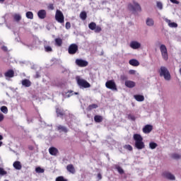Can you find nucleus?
I'll list each match as a JSON object with an SVG mask.
<instances>
[{
	"label": "nucleus",
	"mask_w": 181,
	"mask_h": 181,
	"mask_svg": "<svg viewBox=\"0 0 181 181\" xmlns=\"http://www.w3.org/2000/svg\"><path fill=\"white\" fill-rule=\"evenodd\" d=\"M133 139L135 141L134 146L136 149L141 150L145 148V143H144V138L139 134H134Z\"/></svg>",
	"instance_id": "nucleus-1"
},
{
	"label": "nucleus",
	"mask_w": 181,
	"mask_h": 181,
	"mask_svg": "<svg viewBox=\"0 0 181 181\" xmlns=\"http://www.w3.org/2000/svg\"><path fill=\"white\" fill-rule=\"evenodd\" d=\"M158 73L160 76V77H164V79L167 81H170L171 76H170V72H169V70H168V68L165 66H160V70L158 71Z\"/></svg>",
	"instance_id": "nucleus-2"
},
{
	"label": "nucleus",
	"mask_w": 181,
	"mask_h": 181,
	"mask_svg": "<svg viewBox=\"0 0 181 181\" xmlns=\"http://www.w3.org/2000/svg\"><path fill=\"white\" fill-rule=\"evenodd\" d=\"M76 80L77 81L78 86L79 87H83V88H90L91 87V85L90 83H88L87 81L80 78V76H76Z\"/></svg>",
	"instance_id": "nucleus-3"
},
{
	"label": "nucleus",
	"mask_w": 181,
	"mask_h": 181,
	"mask_svg": "<svg viewBox=\"0 0 181 181\" xmlns=\"http://www.w3.org/2000/svg\"><path fill=\"white\" fill-rule=\"evenodd\" d=\"M134 4H128V9L132 11V12H141L142 11V8H141V5L137 2L134 1Z\"/></svg>",
	"instance_id": "nucleus-4"
},
{
	"label": "nucleus",
	"mask_w": 181,
	"mask_h": 181,
	"mask_svg": "<svg viewBox=\"0 0 181 181\" xmlns=\"http://www.w3.org/2000/svg\"><path fill=\"white\" fill-rule=\"evenodd\" d=\"M160 51L163 60L168 62V60L169 59V56L168 55V48H166V45H161L160 46Z\"/></svg>",
	"instance_id": "nucleus-5"
},
{
	"label": "nucleus",
	"mask_w": 181,
	"mask_h": 181,
	"mask_svg": "<svg viewBox=\"0 0 181 181\" xmlns=\"http://www.w3.org/2000/svg\"><path fill=\"white\" fill-rule=\"evenodd\" d=\"M55 21H57L58 23H64V15H63L62 11L57 10L55 13Z\"/></svg>",
	"instance_id": "nucleus-6"
},
{
	"label": "nucleus",
	"mask_w": 181,
	"mask_h": 181,
	"mask_svg": "<svg viewBox=\"0 0 181 181\" xmlns=\"http://www.w3.org/2000/svg\"><path fill=\"white\" fill-rule=\"evenodd\" d=\"M105 87L109 88V90H112L113 91H117L118 90L117 88V84L114 80L107 81L105 83Z\"/></svg>",
	"instance_id": "nucleus-7"
},
{
	"label": "nucleus",
	"mask_w": 181,
	"mask_h": 181,
	"mask_svg": "<svg viewBox=\"0 0 181 181\" xmlns=\"http://www.w3.org/2000/svg\"><path fill=\"white\" fill-rule=\"evenodd\" d=\"M78 51V46L76 44H71L68 48V52L69 54H76Z\"/></svg>",
	"instance_id": "nucleus-8"
},
{
	"label": "nucleus",
	"mask_w": 181,
	"mask_h": 181,
	"mask_svg": "<svg viewBox=\"0 0 181 181\" xmlns=\"http://www.w3.org/2000/svg\"><path fill=\"white\" fill-rule=\"evenodd\" d=\"M76 66H78V67H87V66H88V62L83 59H76Z\"/></svg>",
	"instance_id": "nucleus-9"
},
{
	"label": "nucleus",
	"mask_w": 181,
	"mask_h": 181,
	"mask_svg": "<svg viewBox=\"0 0 181 181\" xmlns=\"http://www.w3.org/2000/svg\"><path fill=\"white\" fill-rule=\"evenodd\" d=\"M163 177H165V179H168V180H176V177L171 173H169L168 171H165L163 173Z\"/></svg>",
	"instance_id": "nucleus-10"
},
{
	"label": "nucleus",
	"mask_w": 181,
	"mask_h": 181,
	"mask_svg": "<svg viewBox=\"0 0 181 181\" xmlns=\"http://www.w3.org/2000/svg\"><path fill=\"white\" fill-rule=\"evenodd\" d=\"M152 129H153V126L151 124H146L143 128V132L144 134H150V132H152Z\"/></svg>",
	"instance_id": "nucleus-11"
},
{
	"label": "nucleus",
	"mask_w": 181,
	"mask_h": 181,
	"mask_svg": "<svg viewBox=\"0 0 181 181\" xmlns=\"http://www.w3.org/2000/svg\"><path fill=\"white\" fill-rule=\"evenodd\" d=\"M47 15L46 10H40L37 12V16L40 19H45Z\"/></svg>",
	"instance_id": "nucleus-12"
},
{
	"label": "nucleus",
	"mask_w": 181,
	"mask_h": 181,
	"mask_svg": "<svg viewBox=\"0 0 181 181\" xmlns=\"http://www.w3.org/2000/svg\"><path fill=\"white\" fill-rule=\"evenodd\" d=\"M124 84L128 88H134L136 86V83L132 81H126Z\"/></svg>",
	"instance_id": "nucleus-13"
},
{
	"label": "nucleus",
	"mask_w": 181,
	"mask_h": 181,
	"mask_svg": "<svg viewBox=\"0 0 181 181\" xmlns=\"http://www.w3.org/2000/svg\"><path fill=\"white\" fill-rule=\"evenodd\" d=\"M49 153L52 156H56L59 153V150L56 147H51L49 148Z\"/></svg>",
	"instance_id": "nucleus-14"
},
{
	"label": "nucleus",
	"mask_w": 181,
	"mask_h": 181,
	"mask_svg": "<svg viewBox=\"0 0 181 181\" xmlns=\"http://www.w3.org/2000/svg\"><path fill=\"white\" fill-rule=\"evenodd\" d=\"M130 47H132V49H139V47H141V43L136 42V41H132L130 43Z\"/></svg>",
	"instance_id": "nucleus-15"
},
{
	"label": "nucleus",
	"mask_w": 181,
	"mask_h": 181,
	"mask_svg": "<svg viewBox=\"0 0 181 181\" xmlns=\"http://www.w3.org/2000/svg\"><path fill=\"white\" fill-rule=\"evenodd\" d=\"M4 76L5 77H8V78H12V77L15 76V71L12 69H9L4 74Z\"/></svg>",
	"instance_id": "nucleus-16"
},
{
	"label": "nucleus",
	"mask_w": 181,
	"mask_h": 181,
	"mask_svg": "<svg viewBox=\"0 0 181 181\" xmlns=\"http://www.w3.org/2000/svg\"><path fill=\"white\" fill-rule=\"evenodd\" d=\"M56 113L57 117H63L65 115L64 110L60 107L56 108Z\"/></svg>",
	"instance_id": "nucleus-17"
},
{
	"label": "nucleus",
	"mask_w": 181,
	"mask_h": 181,
	"mask_svg": "<svg viewBox=\"0 0 181 181\" xmlns=\"http://www.w3.org/2000/svg\"><path fill=\"white\" fill-rule=\"evenodd\" d=\"M129 64H130V66H134V67H138V66H139V62L136 59H132L129 61Z\"/></svg>",
	"instance_id": "nucleus-18"
},
{
	"label": "nucleus",
	"mask_w": 181,
	"mask_h": 181,
	"mask_svg": "<svg viewBox=\"0 0 181 181\" xmlns=\"http://www.w3.org/2000/svg\"><path fill=\"white\" fill-rule=\"evenodd\" d=\"M165 21L170 28H177V23H172V21L168 18H165Z\"/></svg>",
	"instance_id": "nucleus-19"
},
{
	"label": "nucleus",
	"mask_w": 181,
	"mask_h": 181,
	"mask_svg": "<svg viewBox=\"0 0 181 181\" xmlns=\"http://www.w3.org/2000/svg\"><path fill=\"white\" fill-rule=\"evenodd\" d=\"M21 84L24 87H30V86H32V82H30L29 79H24L21 81Z\"/></svg>",
	"instance_id": "nucleus-20"
},
{
	"label": "nucleus",
	"mask_w": 181,
	"mask_h": 181,
	"mask_svg": "<svg viewBox=\"0 0 181 181\" xmlns=\"http://www.w3.org/2000/svg\"><path fill=\"white\" fill-rule=\"evenodd\" d=\"M13 166L17 170H21V169H22V165L21 164V161H15L13 164Z\"/></svg>",
	"instance_id": "nucleus-21"
},
{
	"label": "nucleus",
	"mask_w": 181,
	"mask_h": 181,
	"mask_svg": "<svg viewBox=\"0 0 181 181\" xmlns=\"http://www.w3.org/2000/svg\"><path fill=\"white\" fill-rule=\"evenodd\" d=\"M134 98H135L136 101L142 102L145 100V97L142 95H134Z\"/></svg>",
	"instance_id": "nucleus-22"
},
{
	"label": "nucleus",
	"mask_w": 181,
	"mask_h": 181,
	"mask_svg": "<svg viewBox=\"0 0 181 181\" xmlns=\"http://www.w3.org/2000/svg\"><path fill=\"white\" fill-rule=\"evenodd\" d=\"M54 42L56 46H58V47H62V45H63V40L62 38H55Z\"/></svg>",
	"instance_id": "nucleus-23"
},
{
	"label": "nucleus",
	"mask_w": 181,
	"mask_h": 181,
	"mask_svg": "<svg viewBox=\"0 0 181 181\" xmlns=\"http://www.w3.org/2000/svg\"><path fill=\"white\" fill-rule=\"evenodd\" d=\"M66 170H68V172H70V173H76V169H74V165H73L72 164H69L66 166Z\"/></svg>",
	"instance_id": "nucleus-24"
},
{
	"label": "nucleus",
	"mask_w": 181,
	"mask_h": 181,
	"mask_svg": "<svg viewBox=\"0 0 181 181\" xmlns=\"http://www.w3.org/2000/svg\"><path fill=\"white\" fill-rule=\"evenodd\" d=\"M57 129L58 131H59V132H64L65 134H67V132H69L66 127L62 125L58 126Z\"/></svg>",
	"instance_id": "nucleus-25"
},
{
	"label": "nucleus",
	"mask_w": 181,
	"mask_h": 181,
	"mask_svg": "<svg viewBox=\"0 0 181 181\" xmlns=\"http://www.w3.org/2000/svg\"><path fill=\"white\" fill-rule=\"evenodd\" d=\"M95 108H98V105L97 104H92L88 106L87 111H91L92 110H95Z\"/></svg>",
	"instance_id": "nucleus-26"
},
{
	"label": "nucleus",
	"mask_w": 181,
	"mask_h": 181,
	"mask_svg": "<svg viewBox=\"0 0 181 181\" xmlns=\"http://www.w3.org/2000/svg\"><path fill=\"white\" fill-rule=\"evenodd\" d=\"M94 120L95 122L100 123V122H103V116L101 115H95L94 117Z\"/></svg>",
	"instance_id": "nucleus-27"
},
{
	"label": "nucleus",
	"mask_w": 181,
	"mask_h": 181,
	"mask_svg": "<svg viewBox=\"0 0 181 181\" xmlns=\"http://www.w3.org/2000/svg\"><path fill=\"white\" fill-rule=\"evenodd\" d=\"M146 23L147 26H153V23H154L153 19L148 18L146 19Z\"/></svg>",
	"instance_id": "nucleus-28"
},
{
	"label": "nucleus",
	"mask_w": 181,
	"mask_h": 181,
	"mask_svg": "<svg viewBox=\"0 0 181 181\" xmlns=\"http://www.w3.org/2000/svg\"><path fill=\"white\" fill-rule=\"evenodd\" d=\"M97 27V24L94 22H92L88 24V28L90 30H95V28Z\"/></svg>",
	"instance_id": "nucleus-29"
},
{
	"label": "nucleus",
	"mask_w": 181,
	"mask_h": 181,
	"mask_svg": "<svg viewBox=\"0 0 181 181\" xmlns=\"http://www.w3.org/2000/svg\"><path fill=\"white\" fill-rule=\"evenodd\" d=\"M80 18L82 21H86V19H87V13H86V11H82L80 13Z\"/></svg>",
	"instance_id": "nucleus-30"
},
{
	"label": "nucleus",
	"mask_w": 181,
	"mask_h": 181,
	"mask_svg": "<svg viewBox=\"0 0 181 181\" xmlns=\"http://www.w3.org/2000/svg\"><path fill=\"white\" fill-rule=\"evenodd\" d=\"M26 18L28 19H33V13L32 11H28L26 13Z\"/></svg>",
	"instance_id": "nucleus-31"
},
{
	"label": "nucleus",
	"mask_w": 181,
	"mask_h": 181,
	"mask_svg": "<svg viewBox=\"0 0 181 181\" xmlns=\"http://www.w3.org/2000/svg\"><path fill=\"white\" fill-rule=\"evenodd\" d=\"M35 172L37 173H45V170L40 167H37L35 168Z\"/></svg>",
	"instance_id": "nucleus-32"
},
{
	"label": "nucleus",
	"mask_w": 181,
	"mask_h": 181,
	"mask_svg": "<svg viewBox=\"0 0 181 181\" xmlns=\"http://www.w3.org/2000/svg\"><path fill=\"white\" fill-rule=\"evenodd\" d=\"M13 18H14V20L16 21V22H19V21H21V19H22V17L19 14H15Z\"/></svg>",
	"instance_id": "nucleus-33"
},
{
	"label": "nucleus",
	"mask_w": 181,
	"mask_h": 181,
	"mask_svg": "<svg viewBox=\"0 0 181 181\" xmlns=\"http://www.w3.org/2000/svg\"><path fill=\"white\" fill-rule=\"evenodd\" d=\"M0 110L4 114H8V107L6 106H2Z\"/></svg>",
	"instance_id": "nucleus-34"
},
{
	"label": "nucleus",
	"mask_w": 181,
	"mask_h": 181,
	"mask_svg": "<svg viewBox=\"0 0 181 181\" xmlns=\"http://www.w3.org/2000/svg\"><path fill=\"white\" fill-rule=\"evenodd\" d=\"M149 146L151 149H156V148L158 146V144L155 142H151L149 144Z\"/></svg>",
	"instance_id": "nucleus-35"
},
{
	"label": "nucleus",
	"mask_w": 181,
	"mask_h": 181,
	"mask_svg": "<svg viewBox=\"0 0 181 181\" xmlns=\"http://www.w3.org/2000/svg\"><path fill=\"white\" fill-rule=\"evenodd\" d=\"M45 51L47 52V53L50 52H53V49H52V47L50 46H45Z\"/></svg>",
	"instance_id": "nucleus-36"
},
{
	"label": "nucleus",
	"mask_w": 181,
	"mask_h": 181,
	"mask_svg": "<svg viewBox=\"0 0 181 181\" xmlns=\"http://www.w3.org/2000/svg\"><path fill=\"white\" fill-rule=\"evenodd\" d=\"M95 33H100L103 29L100 25H96L95 29L94 30Z\"/></svg>",
	"instance_id": "nucleus-37"
},
{
	"label": "nucleus",
	"mask_w": 181,
	"mask_h": 181,
	"mask_svg": "<svg viewBox=\"0 0 181 181\" xmlns=\"http://www.w3.org/2000/svg\"><path fill=\"white\" fill-rule=\"evenodd\" d=\"M7 172L4 170V168H0V176H4V175H7Z\"/></svg>",
	"instance_id": "nucleus-38"
},
{
	"label": "nucleus",
	"mask_w": 181,
	"mask_h": 181,
	"mask_svg": "<svg viewBox=\"0 0 181 181\" xmlns=\"http://www.w3.org/2000/svg\"><path fill=\"white\" fill-rule=\"evenodd\" d=\"M55 181H67V179H65L63 176H59L56 178Z\"/></svg>",
	"instance_id": "nucleus-39"
},
{
	"label": "nucleus",
	"mask_w": 181,
	"mask_h": 181,
	"mask_svg": "<svg viewBox=\"0 0 181 181\" xmlns=\"http://www.w3.org/2000/svg\"><path fill=\"white\" fill-rule=\"evenodd\" d=\"M172 158L173 159H180L181 156L180 154H177V153H173L172 155Z\"/></svg>",
	"instance_id": "nucleus-40"
},
{
	"label": "nucleus",
	"mask_w": 181,
	"mask_h": 181,
	"mask_svg": "<svg viewBox=\"0 0 181 181\" xmlns=\"http://www.w3.org/2000/svg\"><path fill=\"white\" fill-rule=\"evenodd\" d=\"M124 149H127V151H132L133 150V148H132V146L129 145V144H127V145H125L124 146Z\"/></svg>",
	"instance_id": "nucleus-41"
},
{
	"label": "nucleus",
	"mask_w": 181,
	"mask_h": 181,
	"mask_svg": "<svg viewBox=\"0 0 181 181\" xmlns=\"http://www.w3.org/2000/svg\"><path fill=\"white\" fill-rule=\"evenodd\" d=\"M117 170L120 175H124V170L121 167H117Z\"/></svg>",
	"instance_id": "nucleus-42"
},
{
	"label": "nucleus",
	"mask_w": 181,
	"mask_h": 181,
	"mask_svg": "<svg viewBox=\"0 0 181 181\" xmlns=\"http://www.w3.org/2000/svg\"><path fill=\"white\" fill-rule=\"evenodd\" d=\"M157 7L160 9H163V4H162V2H160V1L157 2Z\"/></svg>",
	"instance_id": "nucleus-43"
},
{
	"label": "nucleus",
	"mask_w": 181,
	"mask_h": 181,
	"mask_svg": "<svg viewBox=\"0 0 181 181\" xmlns=\"http://www.w3.org/2000/svg\"><path fill=\"white\" fill-rule=\"evenodd\" d=\"M65 28L67 30H69V29H70V28H71V24L70 23V22H66V23Z\"/></svg>",
	"instance_id": "nucleus-44"
},
{
	"label": "nucleus",
	"mask_w": 181,
	"mask_h": 181,
	"mask_svg": "<svg viewBox=\"0 0 181 181\" xmlns=\"http://www.w3.org/2000/svg\"><path fill=\"white\" fill-rule=\"evenodd\" d=\"M120 78L122 81H125V80H128V76L125 75H122L120 76Z\"/></svg>",
	"instance_id": "nucleus-45"
},
{
	"label": "nucleus",
	"mask_w": 181,
	"mask_h": 181,
	"mask_svg": "<svg viewBox=\"0 0 181 181\" xmlns=\"http://www.w3.org/2000/svg\"><path fill=\"white\" fill-rule=\"evenodd\" d=\"M5 118V116L4 115V114L0 112V122H2V121H4Z\"/></svg>",
	"instance_id": "nucleus-46"
},
{
	"label": "nucleus",
	"mask_w": 181,
	"mask_h": 181,
	"mask_svg": "<svg viewBox=\"0 0 181 181\" xmlns=\"http://www.w3.org/2000/svg\"><path fill=\"white\" fill-rule=\"evenodd\" d=\"M172 4H175L176 5H179V1L177 0H170Z\"/></svg>",
	"instance_id": "nucleus-47"
},
{
	"label": "nucleus",
	"mask_w": 181,
	"mask_h": 181,
	"mask_svg": "<svg viewBox=\"0 0 181 181\" xmlns=\"http://www.w3.org/2000/svg\"><path fill=\"white\" fill-rule=\"evenodd\" d=\"M1 50L4 52H8V47L6 46L1 47Z\"/></svg>",
	"instance_id": "nucleus-48"
},
{
	"label": "nucleus",
	"mask_w": 181,
	"mask_h": 181,
	"mask_svg": "<svg viewBox=\"0 0 181 181\" xmlns=\"http://www.w3.org/2000/svg\"><path fill=\"white\" fill-rule=\"evenodd\" d=\"M136 71L134 69H131L129 71V74H135Z\"/></svg>",
	"instance_id": "nucleus-49"
},
{
	"label": "nucleus",
	"mask_w": 181,
	"mask_h": 181,
	"mask_svg": "<svg viewBox=\"0 0 181 181\" xmlns=\"http://www.w3.org/2000/svg\"><path fill=\"white\" fill-rule=\"evenodd\" d=\"M129 118L132 121H135V116L134 115H129Z\"/></svg>",
	"instance_id": "nucleus-50"
},
{
	"label": "nucleus",
	"mask_w": 181,
	"mask_h": 181,
	"mask_svg": "<svg viewBox=\"0 0 181 181\" xmlns=\"http://www.w3.org/2000/svg\"><path fill=\"white\" fill-rule=\"evenodd\" d=\"M98 179L99 180H101V179H103V175H101V173H98Z\"/></svg>",
	"instance_id": "nucleus-51"
},
{
	"label": "nucleus",
	"mask_w": 181,
	"mask_h": 181,
	"mask_svg": "<svg viewBox=\"0 0 181 181\" xmlns=\"http://www.w3.org/2000/svg\"><path fill=\"white\" fill-rule=\"evenodd\" d=\"M48 8H49V9H51V10L54 9V6H53V4H49V5L48 6Z\"/></svg>",
	"instance_id": "nucleus-52"
},
{
	"label": "nucleus",
	"mask_w": 181,
	"mask_h": 181,
	"mask_svg": "<svg viewBox=\"0 0 181 181\" xmlns=\"http://www.w3.org/2000/svg\"><path fill=\"white\" fill-rule=\"evenodd\" d=\"M68 93H69L68 97H71V95H73V90H69Z\"/></svg>",
	"instance_id": "nucleus-53"
},
{
	"label": "nucleus",
	"mask_w": 181,
	"mask_h": 181,
	"mask_svg": "<svg viewBox=\"0 0 181 181\" xmlns=\"http://www.w3.org/2000/svg\"><path fill=\"white\" fill-rule=\"evenodd\" d=\"M2 139H4V137L2 136V135H0V141H2Z\"/></svg>",
	"instance_id": "nucleus-54"
},
{
	"label": "nucleus",
	"mask_w": 181,
	"mask_h": 181,
	"mask_svg": "<svg viewBox=\"0 0 181 181\" xmlns=\"http://www.w3.org/2000/svg\"><path fill=\"white\" fill-rule=\"evenodd\" d=\"M74 94H75V95H78V93H77V92H75Z\"/></svg>",
	"instance_id": "nucleus-55"
},
{
	"label": "nucleus",
	"mask_w": 181,
	"mask_h": 181,
	"mask_svg": "<svg viewBox=\"0 0 181 181\" xmlns=\"http://www.w3.org/2000/svg\"><path fill=\"white\" fill-rule=\"evenodd\" d=\"M0 2H5V0H0Z\"/></svg>",
	"instance_id": "nucleus-56"
},
{
	"label": "nucleus",
	"mask_w": 181,
	"mask_h": 181,
	"mask_svg": "<svg viewBox=\"0 0 181 181\" xmlns=\"http://www.w3.org/2000/svg\"><path fill=\"white\" fill-rule=\"evenodd\" d=\"M0 146H2V141H0Z\"/></svg>",
	"instance_id": "nucleus-57"
},
{
	"label": "nucleus",
	"mask_w": 181,
	"mask_h": 181,
	"mask_svg": "<svg viewBox=\"0 0 181 181\" xmlns=\"http://www.w3.org/2000/svg\"><path fill=\"white\" fill-rule=\"evenodd\" d=\"M180 74H181V69H180Z\"/></svg>",
	"instance_id": "nucleus-58"
}]
</instances>
